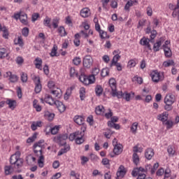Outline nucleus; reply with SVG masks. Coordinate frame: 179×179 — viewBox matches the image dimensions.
<instances>
[{
  "instance_id": "obj_1",
  "label": "nucleus",
  "mask_w": 179,
  "mask_h": 179,
  "mask_svg": "<svg viewBox=\"0 0 179 179\" xmlns=\"http://www.w3.org/2000/svg\"><path fill=\"white\" fill-rule=\"evenodd\" d=\"M44 140H40L34 145V152L38 157V165L41 169L44 167V155H43V145Z\"/></svg>"
},
{
  "instance_id": "obj_2",
  "label": "nucleus",
  "mask_w": 179,
  "mask_h": 179,
  "mask_svg": "<svg viewBox=\"0 0 179 179\" xmlns=\"http://www.w3.org/2000/svg\"><path fill=\"white\" fill-rule=\"evenodd\" d=\"M10 163L11 166H14L15 169H20V167L23 166V159L20 158V152L17 151L15 154L11 155Z\"/></svg>"
},
{
  "instance_id": "obj_3",
  "label": "nucleus",
  "mask_w": 179,
  "mask_h": 179,
  "mask_svg": "<svg viewBox=\"0 0 179 179\" xmlns=\"http://www.w3.org/2000/svg\"><path fill=\"white\" fill-rule=\"evenodd\" d=\"M150 76L155 83H159V82H162L164 80V73L157 70L152 71L150 73Z\"/></svg>"
},
{
  "instance_id": "obj_4",
  "label": "nucleus",
  "mask_w": 179,
  "mask_h": 179,
  "mask_svg": "<svg viewBox=\"0 0 179 179\" xmlns=\"http://www.w3.org/2000/svg\"><path fill=\"white\" fill-rule=\"evenodd\" d=\"M95 79L96 78L93 76H90L87 77V76L81 74L79 76V80H80L83 85H85V86L92 85V83H94Z\"/></svg>"
},
{
  "instance_id": "obj_5",
  "label": "nucleus",
  "mask_w": 179,
  "mask_h": 179,
  "mask_svg": "<svg viewBox=\"0 0 179 179\" xmlns=\"http://www.w3.org/2000/svg\"><path fill=\"white\" fill-rule=\"evenodd\" d=\"M86 131V126L83 125L81 127V131L77 136V138H76V143L77 145H82L85 142V139H83V136H85V131Z\"/></svg>"
},
{
  "instance_id": "obj_6",
  "label": "nucleus",
  "mask_w": 179,
  "mask_h": 179,
  "mask_svg": "<svg viewBox=\"0 0 179 179\" xmlns=\"http://www.w3.org/2000/svg\"><path fill=\"white\" fill-rule=\"evenodd\" d=\"M163 49L164 51V55L168 58H170L171 56V50L170 49V41H166L165 43L163 45Z\"/></svg>"
},
{
  "instance_id": "obj_7",
  "label": "nucleus",
  "mask_w": 179,
  "mask_h": 179,
  "mask_svg": "<svg viewBox=\"0 0 179 179\" xmlns=\"http://www.w3.org/2000/svg\"><path fill=\"white\" fill-rule=\"evenodd\" d=\"M41 103H47L50 106H54L55 103V100L51 96V95L45 94L44 99H41Z\"/></svg>"
},
{
  "instance_id": "obj_8",
  "label": "nucleus",
  "mask_w": 179,
  "mask_h": 179,
  "mask_svg": "<svg viewBox=\"0 0 179 179\" xmlns=\"http://www.w3.org/2000/svg\"><path fill=\"white\" fill-rule=\"evenodd\" d=\"M83 64L85 68H90L91 65L93 64V59L92 58V56H85L83 59Z\"/></svg>"
},
{
  "instance_id": "obj_9",
  "label": "nucleus",
  "mask_w": 179,
  "mask_h": 179,
  "mask_svg": "<svg viewBox=\"0 0 179 179\" xmlns=\"http://www.w3.org/2000/svg\"><path fill=\"white\" fill-rule=\"evenodd\" d=\"M48 127H46L44 130V132L45 133V135H50V134H52V135H57L58 134V131H59V126H55L52 128H50L48 131Z\"/></svg>"
},
{
  "instance_id": "obj_10",
  "label": "nucleus",
  "mask_w": 179,
  "mask_h": 179,
  "mask_svg": "<svg viewBox=\"0 0 179 179\" xmlns=\"http://www.w3.org/2000/svg\"><path fill=\"white\" fill-rule=\"evenodd\" d=\"M150 39L143 37L140 41V44L143 45L148 50H152V46L150 45Z\"/></svg>"
},
{
  "instance_id": "obj_11",
  "label": "nucleus",
  "mask_w": 179,
  "mask_h": 179,
  "mask_svg": "<svg viewBox=\"0 0 179 179\" xmlns=\"http://www.w3.org/2000/svg\"><path fill=\"white\" fill-rule=\"evenodd\" d=\"M176 101V98L174 95L171 94H167L164 98L165 104H173Z\"/></svg>"
},
{
  "instance_id": "obj_12",
  "label": "nucleus",
  "mask_w": 179,
  "mask_h": 179,
  "mask_svg": "<svg viewBox=\"0 0 179 179\" xmlns=\"http://www.w3.org/2000/svg\"><path fill=\"white\" fill-rule=\"evenodd\" d=\"M54 105L58 108L59 113H64L66 110L65 105L59 100L55 101Z\"/></svg>"
},
{
  "instance_id": "obj_13",
  "label": "nucleus",
  "mask_w": 179,
  "mask_h": 179,
  "mask_svg": "<svg viewBox=\"0 0 179 179\" xmlns=\"http://www.w3.org/2000/svg\"><path fill=\"white\" fill-rule=\"evenodd\" d=\"M125 174H127V170H125V167H124V166H120L116 173L117 178H123Z\"/></svg>"
},
{
  "instance_id": "obj_14",
  "label": "nucleus",
  "mask_w": 179,
  "mask_h": 179,
  "mask_svg": "<svg viewBox=\"0 0 179 179\" xmlns=\"http://www.w3.org/2000/svg\"><path fill=\"white\" fill-rule=\"evenodd\" d=\"M155 156V151L152 148H148L145 151V157L147 160H152V157Z\"/></svg>"
},
{
  "instance_id": "obj_15",
  "label": "nucleus",
  "mask_w": 179,
  "mask_h": 179,
  "mask_svg": "<svg viewBox=\"0 0 179 179\" xmlns=\"http://www.w3.org/2000/svg\"><path fill=\"white\" fill-rule=\"evenodd\" d=\"M34 64L36 68V69H43V59L40 57H36L34 62Z\"/></svg>"
},
{
  "instance_id": "obj_16",
  "label": "nucleus",
  "mask_w": 179,
  "mask_h": 179,
  "mask_svg": "<svg viewBox=\"0 0 179 179\" xmlns=\"http://www.w3.org/2000/svg\"><path fill=\"white\" fill-rule=\"evenodd\" d=\"M6 103L8 104V108H10V110H15V108H16L17 102L15 100L8 99L6 101Z\"/></svg>"
},
{
  "instance_id": "obj_17",
  "label": "nucleus",
  "mask_w": 179,
  "mask_h": 179,
  "mask_svg": "<svg viewBox=\"0 0 179 179\" xmlns=\"http://www.w3.org/2000/svg\"><path fill=\"white\" fill-rule=\"evenodd\" d=\"M51 93L57 99H61V97H62V91L58 87H56V89L55 88L53 90H52Z\"/></svg>"
},
{
  "instance_id": "obj_18",
  "label": "nucleus",
  "mask_w": 179,
  "mask_h": 179,
  "mask_svg": "<svg viewBox=\"0 0 179 179\" xmlns=\"http://www.w3.org/2000/svg\"><path fill=\"white\" fill-rule=\"evenodd\" d=\"M113 153L114 155H118L122 153V145L117 144L116 145H113Z\"/></svg>"
},
{
  "instance_id": "obj_19",
  "label": "nucleus",
  "mask_w": 179,
  "mask_h": 179,
  "mask_svg": "<svg viewBox=\"0 0 179 179\" xmlns=\"http://www.w3.org/2000/svg\"><path fill=\"white\" fill-rule=\"evenodd\" d=\"M73 121L77 124V125H83V123L85 122V119L83 117L80 115H76L73 117Z\"/></svg>"
},
{
  "instance_id": "obj_20",
  "label": "nucleus",
  "mask_w": 179,
  "mask_h": 179,
  "mask_svg": "<svg viewBox=\"0 0 179 179\" xmlns=\"http://www.w3.org/2000/svg\"><path fill=\"white\" fill-rule=\"evenodd\" d=\"M7 77L9 78L10 82H12L13 83H15V82H17L19 78H17V76L15 74H12V72L8 71L6 73Z\"/></svg>"
},
{
  "instance_id": "obj_21",
  "label": "nucleus",
  "mask_w": 179,
  "mask_h": 179,
  "mask_svg": "<svg viewBox=\"0 0 179 179\" xmlns=\"http://www.w3.org/2000/svg\"><path fill=\"white\" fill-rule=\"evenodd\" d=\"M168 118H169V113L167 112H164L157 115V120H159V121H162V122L167 121Z\"/></svg>"
},
{
  "instance_id": "obj_22",
  "label": "nucleus",
  "mask_w": 179,
  "mask_h": 179,
  "mask_svg": "<svg viewBox=\"0 0 179 179\" xmlns=\"http://www.w3.org/2000/svg\"><path fill=\"white\" fill-rule=\"evenodd\" d=\"M41 127H43V122L41 121L32 122L31 129L36 131L37 128H41Z\"/></svg>"
},
{
  "instance_id": "obj_23",
  "label": "nucleus",
  "mask_w": 179,
  "mask_h": 179,
  "mask_svg": "<svg viewBox=\"0 0 179 179\" xmlns=\"http://www.w3.org/2000/svg\"><path fill=\"white\" fill-rule=\"evenodd\" d=\"M120 59H121V56L120 55H114L110 64V68L114 66L115 65H117V64H120L118 62Z\"/></svg>"
},
{
  "instance_id": "obj_24",
  "label": "nucleus",
  "mask_w": 179,
  "mask_h": 179,
  "mask_svg": "<svg viewBox=\"0 0 179 179\" xmlns=\"http://www.w3.org/2000/svg\"><path fill=\"white\" fill-rule=\"evenodd\" d=\"M135 3H138V1L128 0L126 5L124 6V10H128V12H129V8H131V6H134Z\"/></svg>"
},
{
  "instance_id": "obj_25",
  "label": "nucleus",
  "mask_w": 179,
  "mask_h": 179,
  "mask_svg": "<svg viewBox=\"0 0 179 179\" xmlns=\"http://www.w3.org/2000/svg\"><path fill=\"white\" fill-rule=\"evenodd\" d=\"M80 16H82V17H89V16H90V9L87 8H83L80 10Z\"/></svg>"
},
{
  "instance_id": "obj_26",
  "label": "nucleus",
  "mask_w": 179,
  "mask_h": 179,
  "mask_svg": "<svg viewBox=\"0 0 179 179\" xmlns=\"http://www.w3.org/2000/svg\"><path fill=\"white\" fill-rule=\"evenodd\" d=\"M109 86L111 88L112 92H115V90H117V82L115 81V79L110 78L109 80Z\"/></svg>"
},
{
  "instance_id": "obj_27",
  "label": "nucleus",
  "mask_w": 179,
  "mask_h": 179,
  "mask_svg": "<svg viewBox=\"0 0 179 179\" xmlns=\"http://www.w3.org/2000/svg\"><path fill=\"white\" fill-rule=\"evenodd\" d=\"M44 117L45 120H48V121H52L54 120V117H55V115L50 111H45Z\"/></svg>"
},
{
  "instance_id": "obj_28",
  "label": "nucleus",
  "mask_w": 179,
  "mask_h": 179,
  "mask_svg": "<svg viewBox=\"0 0 179 179\" xmlns=\"http://www.w3.org/2000/svg\"><path fill=\"white\" fill-rule=\"evenodd\" d=\"M70 150L71 147L69 145H65L64 147L59 151L58 156H62V155L66 153V152H69Z\"/></svg>"
},
{
  "instance_id": "obj_29",
  "label": "nucleus",
  "mask_w": 179,
  "mask_h": 179,
  "mask_svg": "<svg viewBox=\"0 0 179 179\" xmlns=\"http://www.w3.org/2000/svg\"><path fill=\"white\" fill-rule=\"evenodd\" d=\"M94 91H95L96 95L98 97H100V96L103 94V87H101V85H98L95 87Z\"/></svg>"
},
{
  "instance_id": "obj_30",
  "label": "nucleus",
  "mask_w": 179,
  "mask_h": 179,
  "mask_svg": "<svg viewBox=\"0 0 179 179\" xmlns=\"http://www.w3.org/2000/svg\"><path fill=\"white\" fill-rule=\"evenodd\" d=\"M104 106H99L95 108V113L97 115H103L104 114Z\"/></svg>"
},
{
  "instance_id": "obj_31",
  "label": "nucleus",
  "mask_w": 179,
  "mask_h": 179,
  "mask_svg": "<svg viewBox=\"0 0 179 179\" xmlns=\"http://www.w3.org/2000/svg\"><path fill=\"white\" fill-rule=\"evenodd\" d=\"M9 55V52L3 48H0V58H5Z\"/></svg>"
},
{
  "instance_id": "obj_32",
  "label": "nucleus",
  "mask_w": 179,
  "mask_h": 179,
  "mask_svg": "<svg viewBox=\"0 0 179 179\" xmlns=\"http://www.w3.org/2000/svg\"><path fill=\"white\" fill-rule=\"evenodd\" d=\"M169 9H171V10H173V12L172 13L173 17H177L178 13H177V8L176 7V6H174L173 3H169Z\"/></svg>"
},
{
  "instance_id": "obj_33",
  "label": "nucleus",
  "mask_w": 179,
  "mask_h": 179,
  "mask_svg": "<svg viewBox=\"0 0 179 179\" xmlns=\"http://www.w3.org/2000/svg\"><path fill=\"white\" fill-rule=\"evenodd\" d=\"M134 96H135V93H134V92H131V93L124 92V93H123V99H124V100H126V101H129V100H131V97H134Z\"/></svg>"
},
{
  "instance_id": "obj_34",
  "label": "nucleus",
  "mask_w": 179,
  "mask_h": 179,
  "mask_svg": "<svg viewBox=\"0 0 179 179\" xmlns=\"http://www.w3.org/2000/svg\"><path fill=\"white\" fill-rule=\"evenodd\" d=\"M14 44H15V45H19L20 47H23V45H24L23 39L20 36H18L17 38L14 40Z\"/></svg>"
},
{
  "instance_id": "obj_35",
  "label": "nucleus",
  "mask_w": 179,
  "mask_h": 179,
  "mask_svg": "<svg viewBox=\"0 0 179 179\" xmlns=\"http://www.w3.org/2000/svg\"><path fill=\"white\" fill-rule=\"evenodd\" d=\"M112 96L113 97H117V99H123L124 97V93L122 92H117V90H115L114 91H112Z\"/></svg>"
},
{
  "instance_id": "obj_36",
  "label": "nucleus",
  "mask_w": 179,
  "mask_h": 179,
  "mask_svg": "<svg viewBox=\"0 0 179 179\" xmlns=\"http://www.w3.org/2000/svg\"><path fill=\"white\" fill-rule=\"evenodd\" d=\"M160 47H162V40L157 41L153 45V50L155 52L160 50Z\"/></svg>"
},
{
  "instance_id": "obj_37",
  "label": "nucleus",
  "mask_w": 179,
  "mask_h": 179,
  "mask_svg": "<svg viewBox=\"0 0 179 179\" xmlns=\"http://www.w3.org/2000/svg\"><path fill=\"white\" fill-rule=\"evenodd\" d=\"M4 171L6 176H9V174H12L15 169L12 167V166H6L4 168Z\"/></svg>"
},
{
  "instance_id": "obj_38",
  "label": "nucleus",
  "mask_w": 179,
  "mask_h": 179,
  "mask_svg": "<svg viewBox=\"0 0 179 179\" xmlns=\"http://www.w3.org/2000/svg\"><path fill=\"white\" fill-rule=\"evenodd\" d=\"M33 107L38 113H40V111H41V106L38 104V101H37L36 99H34L33 101Z\"/></svg>"
},
{
  "instance_id": "obj_39",
  "label": "nucleus",
  "mask_w": 179,
  "mask_h": 179,
  "mask_svg": "<svg viewBox=\"0 0 179 179\" xmlns=\"http://www.w3.org/2000/svg\"><path fill=\"white\" fill-rule=\"evenodd\" d=\"M20 20L21 22V23H22V24H24L25 26L27 25V14L26 13H23L22 15H21V17H20Z\"/></svg>"
},
{
  "instance_id": "obj_40",
  "label": "nucleus",
  "mask_w": 179,
  "mask_h": 179,
  "mask_svg": "<svg viewBox=\"0 0 179 179\" xmlns=\"http://www.w3.org/2000/svg\"><path fill=\"white\" fill-rule=\"evenodd\" d=\"M132 159H133V162L134 163V164L136 166H138V164H139V161H140L139 155H138V154L136 152H134Z\"/></svg>"
},
{
  "instance_id": "obj_41",
  "label": "nucleus",
  "mask_w": 179,
  "mask_h": 179,
  "mask_svg": "<svg viewBox=\"0 0 179 179\" xmlns=\"http://www.w3.org/2000/svg\"><path fill=\"white\" fill-rule=\"evenodd\" d=\"M80 35L79 34H76L75 35V39H74V45L76 47H79L80 45Z\"/></svg>"
},
{
  "instance_id": "obj_42",
  "label": "nucleus",
  "mask_w": 179,
  "mask_h": 179,
  "mask_svg": "<svg viewBox=\"0 0 179 179\" xmlns=\"http://www.w3.org/2000/svg\"><path fill=\"white\" fill-rule=\"evenodd\" d=\"M51 18L50 17H45V18L43 20V24L44 26H46V27H49L51 29Z\"/></svg>"
},
{
  "instance_id": "obj_43",
  "label": "nucleus",
  "mask_w": 179,
  "mask_h": 179,
  "mask_svg": "<svg viewBox=\"0 0 179 179\" xmlns=\"http://www.w3.org/2000/svg\"><path fill=\"white\" fill-rule=\"evenodd\" d=\"M26 162H27V164H33V163L36 162V157H34L31 155H29V156L27 157Z\"/></svg>"
},
{
  "instance_id": "obj_44",
  "label": "nucleus",
  "mask_w": 179,
  "mask_h": 179,
  "mask_svg": "<svg viewBox=\"0 0 179 179\" xmlns=\"http://www.w3.org/2000/svg\"><path fill=\"white\" fill-rule=\"evenodd\" d=\"M138 122H134L131 127H130V129H131V131L132 132V134H136V131H138Z\"/></svg>"
},
{
  "instance_id": "obj_45",
  "label": "nucleus",
  "mask_w": 179,
  "mask_h": 179,
  "mask_svg": "<svg viewBox=\"0 0 179 179\" xmlns=\"http://www.w3.org/2000/svg\"><path fill=\"white\" fill-rule=\"evenodd\" d=\"M109 73H110V69L104 68L102 69L101 72V76H102V78H106V76H108Z\"/></svg>"
},
{
  "instance_id": "obj_46",
  "label": "nucleus",
  "mask_w": 179,
  "mask_h": 179,
  "mask_svg": "<svg viewBox=\"0 0 179 179\" xmlns=\"http://www.w3.org/2000/svg\"><path fill=\"white\" fill-rule=\"evenodd\" d=\"M80 131H76L75 133L71 134L69 136V141H76V138H78V136L79 135V133Z\"/></svg>"
},
{
  "instance_id": "obj_47",
  "label": "nucleus",
  "mask_w": 179,
  "mask_h": 179,
  "mask_svg": "<svg viewBox=\"0 0 179 179\" xmlns=\"http://www.w3.org/2000/svg\"><path fill=\"white\" fill-rule=\"evenodd\" d=\"M3 38H6V40L9 38V31L8 30V28L6 27L3 26Z\"/></svg>"
},
{
  "instance_id": "obj_48",
  "label": "nucleus",
  "mask_w": 179,
  "mask_h": 179,
  "mask_svg": "<svg viewBox=\"0 0 179 179\" xmlns=\"http://www.w3.org/2000/svg\"><path fill=\"white\" fill-rule=\"evenodd\" d=\"M37 139V133L34 134L31 137L27 140V143H33Z\"/></svg>"
},
{
  "instance_id": "obj_49",
  "label": "nucleus",
  "mask_w": 179,
  "mask_h": 179,
  "mask_svg": "<svg viewBox=\"0 0 179 179\" xmlns=\"http://www.w3.org/2000/svg\"><path fill=\"white\" fill-rule=\"evenodd\" d=\"M132 81L137 82V83H138V85H142V83H143V79L142 78V77H139L138 76H134L132 78Z\"/></svg>"
},
{
  "instance_id": "obj_50",
  "label": "nucleus",
  "mask_w": 179,
  "mask_h": 179,
  "mask_svg": "<svg viewBox=\"0 0 179 179\" xmlns=\"http://www.w3.org/2000/svg\"><path fill=\"white\" fill-rule=\"evenodd\" d=\"M99 36L101 37V38L104 39V38H110V36L107 34V31H100V32H99Z\"/></svg>"
},
{
  "instance_id": "obj_51",
  "label": "nucleus",
  "mask_w": 179,
  "mask_h": 179,
  "mask_svg": "<svg viewBox=\"0 0 179 179\" xmlns=\"http://www.w3.org/2000/svg\"><path fill=\"white\" fill-rule=\"evenodd\" d=\"M58 33L61 37H65V36H66V31H65V28H64V27L58 28Z\"/></svg>"
},
{
  "instance_id": "obj_52",
  "label": "nucleus",
  "mask_w": 179,
  "mask_h": 179,
  "mask_svg": "<svg viewBox=\"0 0 179 179\" xmlns=\"http://www.w3.org/2000/svg\"><path fill=\"white\" fill-rule=\"evenodd\" d=\"M157 36V32L156 31V30H152L151 31V34H150V43H155V38H156Z\"/></svg>"
},
{
  "instance_id": "obj_53",
  "label": "nucleus",
  "mask_w": 179,
  "mask_h": 179,
  "mask_svg": "<svg viewBox=\"0 0 179 179\" xmlns=\"http://www.w3.org/2000/svg\"><path fill=\"white\" fill-rule=\"evenodd\" d=\"M133 152H134V153H142V152H143V148L137 145L133 148Z\"/></svg>"
},
{
  "instance_id": "obj_54",
  "label": "nucleus",
  "mask_w": 179,
  "mask_h": 179,
  "mask_svg": "<svg viewBox=\"0 0 179 179\" xmlns=\"http://www.w3.org/2000/svg\"><path fill=\"white\" fill-rule=\"evenodd\" d=\"M23 13H24L23 11L20 10L17 13H15L14 15L13 16V17L14 19H15V20H19V19H20V17H21L22 15H23Z\"/></svg>"
},
{
  "instance_id": "obj_55",
  "label": "nucleus",
  "mask_w": 179,
  "mask_h": 179,
  "mask_svg": "<svg viewBox=\"0 0 179 179\" xmlns=\"http://www.w3.org/2000/svg\"><path fill=\"white\" fill-rule=\"evenodd\" d=\"M85 94H86V90L85 87H81L80 89V97L81 100H85Z\"/></svg>"
},
{
  "instance_id": "obj_56",
  "label": "nucleus",
  "mask_w": 179,
  "mask_h": 179,
  "mask_svg": "<svg viewBox=\"0 0 179 179\" xmlns=\"http://www.w3.org/2000/svg\"><path fill=\"white\" fill-rule=\"evenodd\" d=\"M174 65V61L168 60L163 63V66L167 68L168 66H173Z\"/></svg>"
},
{
  "instance_id": "obj_57",
  "label": "nucleus",
  "mask_w": 179,
  "mask_h": 179,
  "mask_svg": "<svg viewBox=\"0 0 179 179\" xmlns=\"http://www.w3.org/2000/svg\"><path fill=\"white\" fill-rule=\"evenodd\" d=\"M59 24V20H58L57 18H55L52 20V26H53L54 29H57Z\"/></svg>"
},
{
  "instance_id": "obj_58",
  "label": "nucleus",
  "mask_w": 179,
  "mask_h": 179,
  "mask_svg": "<svg viewBox=\"0 0 179 179\" xmlns=\"http://www.w3.org/2000/svg\"><path fill=\"white\" fill-rule=\"evenodd\" d=\"M78 34L80 35V37H83V38H87V37H89L87 31H80Z\"/></svg>"
},
{
  "instance_id": "obj_59",
  "label": "nucleus",
  "mask_w": 179,
  "mask_h": 179,
  "mask_svg": "<svg viewBox=\"0 0 179 179\" xmlns=\"http://www.w3.org/2000/svg\"><path fill=\"white\" fill-rule=\"evenodd\" d=\"M58 50V48L57 45H54L52 48L51 52H50V57H55L57 55V50Z\"/></svg>"
},
{
  "instance_id": "obj_60",
  "label": "nucleus",
  "mask_w": 179,
  "mask_h": 179,
  "mask_svg": "<svg viewBox=\"0 0 179 179\" xmlns=\"http://www.w3.org/2000/svg\"><path fill=\"white\" fill-rule=\"evenodd\" d=\"M31 79H32V80H34L35 85L41 83H40V77H38V76H37L36 75H32L31 76Z\"/></svg>"
},
{
  "instance_id": "obj_61",
  "label": "nucleus",
  "mask_w": 179,
  "mask_h": 179,
  "mask_svg": "<svg viewBox=\"0 0 179 179\" xmlns=\"http://www.w3.org/2000/svg\"><path fill=\"white\" fill-rule=\"evenodd\" d=\"M99 73H100V69L95 67L92 69V75H91V76H97V75H99Z\"/></svg>"
},
{
  "instance_id": "obj_62",
  "label": "nucleus",
  "mask_w": 179,
  "mask_h": 179,
  "mask_svg": "<svg viewBox=\"0 0 179 179\" xmlns=\"http://www.w3.org/2000/svg\"><path fill=\"white\" fill-rule=\"evenodd\" d=\"M42 86L41 83L35 84V92L36 93H40L41 92Z\"/></svg>"
},
{
  "instance_id": "obj_63",
  "label": "nucleus",
  "mask_w": 179,
  "mask_h": 179,
  "mask_svg": "<svg viewBox=\"0 0 179 179\" xmlns=\"http://www.w3.org/2000/svg\"><path fill=\"white\" fill-rule=\"evenodd\" d=\"M21 80L23 83L27 82V74L26 73H21Z\"/></svg>"
},
{
  "instance_id": "obj_64",
  "label": "nucleus",
  "mask_w": 179,
  "mask_h": 179,
  "mask_svg": "<svg viewBox=\"0 0 179 179\" xmlns=\"http://www.w3.org/2000/svg\"><path fill=\"white\" fill-rule=\"evenodd\" d=\"M80 62H82V59H80V57H75L73 59V63L74 64V65H79Z\"/></svg>"
}]
</instances>
